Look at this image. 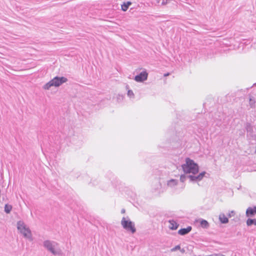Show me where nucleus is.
Segmentation results:
<instances>
[{
    "label": "nucleus",
    "mask_w": 256,
    "mask_h": 256,
    "mask_svg": "<svg viewBox=\"0 0 256 256\" xmlns=\"http://www.w3.org/2000/svg\"><path fill=\"white\" fill-rule=\"evenodd\" d=\"M192 230L190 226H188L186 228H182L178 230V234L181 236H184L188 234Z\"/></svg>",
    "instance_id": "6e6552de"
},
{
    "label": "nucleus",
    "mask_w": 256,
    "mask_h": 256,
    "mask_svg": "<svg viewBox=\"0 0 256 256\" xmlns=\"http://www.w3.org/2000/svg\"><path fill=\"white\" fill-rule=\"evenodd\" d=\"M58 245L56 242L50 240H44L43 243L44 246L54 255L59 254L60 252V249L56 248Z\"/></svg>",
    "instance_id": "7ed1b4c3"
},
{
    "label": "nucleus",
    "mask_w": 256,
    "mask_h": 256,
    "mask_svg": "<svg viewBox=\"0 0 256 256\" xmlns=\"http://www.w3.org/2000/svg\"><path fill=\"white\" fill-rule=\"evenodd\" d=\"M121 7L122 10L124 12L126 11L128 8V6L125 4V2H124L123 4H122Z\"/></svg>",
    "instance_id": "f3484780"
},
{
    "label": "nucleus",
    "mask_w": 256,
    "mask_h": 256,
    "mask_svg": "<svg viewBox=\"0 0 256 256\" xmlns=\"http://www.w3.org/2000/svg\"><path fill=\"white\" fill-rule=\"evenodd\" d=\"M201 226L204 228H208L210 226L209 223L205 220H201L200 222Z\"/></svg>",
    "instance_id": "f8f14e48"
},
{
    "label": "nucleus",
    "mask_w": 256,
    "mask_h": 256,
    "mask_svg": "<svg viewBox=\"0 0 256 256\" xmlns=\"http://www.w3.org/2000/svg\"><path fill=\"white\" fill-rule=\"evenodd\" d=\"M125 4L129 7L131 4L132 2H125Z\"/></svg>",
    "instance_id": "bb28decb"
},
{
    "label": "nucleus",
    "mask_w": 256,
    "mask_h": 256,
    "mask_svg": "<svg viewBox=\"0 0 256 256\" xmlns=\"http://www.w3.org/2000/svg\"><path fill=\"white\" fill-rule=\"evenodd\" d=\"M12 206L8 204H6L4 206V212L6 214H10L12 210Z\"/></svg>",
    "instance_id": "dca6fc26"
},
{
    "label": "nucleus",
    "mask_w": 256,
    "mask_h": 256,
    "mask_svg": "<svg viewBox=\"0 0 256 256\" xmlns=\"http://www.w3.org/2000/svg\"><path fill=\"white\" fill-rule=\"evenodd\" d=\"M20 232L23 234L24 238L30 240H32L31 231L29 228L26 227L20 231Z\"/></svg>",
    "instance_id": "423d86ee"
},
{
    "label": "nucleus",
    "mask_w": 256,
    "mask_h": 256,
    "mask_svg": "<svg viewBox=\"0 0 256 256\" xmlns=\"http://www.w3.org/2000/svg\"><path fill=\"white\" fill-rule=\"evenodd\" d=\"M127 94L130 98H134V94L132 90H128V91Z\"/></svg>",
    "instance_id": "a211bd4d"
},
{
    "label": "nucleus",
    "mask_w": 256,
    "mask_h": 256,
    "mask_svg": "<svg viewBox=\"0 0 256 256\" xmlns=\"http://www.w3.org/2000/svg\"><path fill=\"white\" fill-rule=\"evenodd\" d=\"M251 130H252V128H251L250 126H247L246 127V130L247 132H250Z\"/></svg>",
    "instance_id": "393cba45"
},
{
    "label": "nucleus",
    "mask_w": 256,
    "mask_h": 256,
    "mask_svg": "<svg viewBox=\"0 0 256 256\" xmlns=\"http://www.w3.org/2000/svg\"><path fill=\"white\" fill-rule=\"evenodd\" d=\"M186 178H188V176H186L184 174H182L180 177V182H185Z\"/></svg>",
    "instance_id": "aec40b11"
},
{
    "label": "nucleus",
    "mask_w": 256,
    "mask_h": 256,
    "mask_svg": "<svg viewBox=\"0 0 256 256\" xmlns=\"http://www.w3.org/2000/svg\"><path fill=\"white\" fill-rule=\"evenodd\" d=\"M234 214H235L234 212L232 210L228 214V217L230 218V217L234 216Z\"/></svg>",
    "instance_id": "5701e85b"
},
{
    "label": "nucleus",
    "mask_w": 256,
    "mask_h": 256,
    "mask_svg": "<svg viewBox=\"0 0 256 256\" xmlns=\"http://www.w3.org/2000/svg\"><path fill=\"white\" fill-rule=\"evenodd\" d=\"M180 245H178V246H174V248H172L170 250V251L172 252H175L177 250H180Z\"/></svg>",
    "instance_id": "412c9836"
},
{
    "label": "nucleus",
    "mask_w": 256,
    "mask_h": 256,
    "mask_svg": "<svg viewBox=\"0 0 256 256\" xmlns=\"http://www.w3.org/2000/svg\"><path fill=\"white\" fill-rule=\"evenodd\" d=\"M168 74H168V73H167V74H164V76H168Z\"/></svg>",
    "instance_id": "c85d7f7f"
},
{
    "label": "nucleus",
    "mask_w": 256,
    "mask_h": 256,
    "mask_svg": "<svg viewBox=\"0 0 256 256\" xmlns=\"http://www.w3.org/2000/svg\"><path fill=\"white\" fill-rule=\"evenodd\" d=\"M148 76V72L146 71H144L135 76L134 80L138 82H142L147 80Z\"/></svg>",
    "instance_id": "39448f33"
},
{
    "label": "nucleus",
    "mask_w": 256,
    "mask_h": 256,
    "mask_svg": "<svg viewBox=\"0 0 256 256\" xmlns=\"http://www.w3.org/2000/svg\"><path fill=\"white\" fill-rule=\"evenodd\" d=\"M256 214V206H254L253 208L248 207L246 212V216L247 217H252Z\"/></svg>",
    "instance_id": "0eeeda50"
},
{
    "label": "nucleus",
    "mask_w": 256,
    "mask_h": 256,
    "mask_svg": "<svg viewBox=\"0 0 256 256\" xmlns=\"http://www.w3.org/2000/svg\"><path fill=\"white\" fill-rule=\"evenodd\" d=\"M161 0H156V2L159 4L160 2V1ZM168 2V0H162L161 5L162 6H164L166 4H167Z\"/></svg>",
    "instance_id": "6ab92c4d"
},
{
    "label": "nucleus",
    "mask_w": 256,
    "mask_h": 256,
    "mask_svg": "<svg viewBox=\"0 0 256 256\" xmlns=\"http://www.w3.org/2000/svg\"><path fill=\"white\" fill-rule=\"evenodd\" d=\"M213 256H225L221 254H213Z\"/></svg>",
    "instance_id": "b1692460"
},
{
    "label": "nucleus",
    "mask_w": 256,
    "mask_h": 256,
    "mask_svg": "<svg viewBox=\"0 0 256 256\" xmlns=\"http://www.w3.org/2000/svg\"><path fill=\"white\" fill-rule=\"evenodd\" d=\"M121 224L123 228L128 232L134 234L136 232L134 223L130 219L126 220L124 217L122 218Z\"/></svg>",
    "instance_id": "20e7f679"
},
{
    "label": "nucleus",
    "mask_w": 256,
    "mask_h": 256,
    "mask_svg": "<svg viewBox=\"0 0 256 256\" xmlns=\"http://www.w3.org/2000/svg\"><path fill=\"white\" fill-rule=\"evenodd\" d=\"M68 78L64 76H56L43 86L44 90H49L52 86L58 87L67 82Z\"/></svg>",
    "instance_id": "f03ea898"
},
{
    "label": "nucleus",
    "mask_w": 256,
    "mask_h": 256,
    "mask_svg": "<svg viewBox=\"0 0 256 256\" xmlns=\"http://www.w3.org/2000/svg\"><path fill=\"white\" fill-rule=\"evenodd\" d=\"M246 224L248 226H251L252 224H254L256 226V218L255 219H252V218H248L246 220Z\"/></svg>",
    "instance_id": "2eb2a0df"
},
{
    "label": "nucleus",
    "mask_w": 256,
    "mask_h": 256,
    "mask_svg": "<svg viewBox=\"0 0 256 256\" xmlns=\"http://www.w3.org/2000/svg\"><path fill=\"white\" fill-rule=\"evenodd\" d=\"M170 223L169 228L172 230H176L178 228L179 224L174 220H168Z\"/></svg>",
    "instance_id": "1a4fd4ad"
},
{
    "label": "nucleus",
    "mask_w": 256,
    "mask_h": 256,
    "mask_svg": "<svg viewBox=\"0 0 256 256\" xmlns=\"http://www.w3.org/2000/svg\"><path fill=\"white\" fill-rule=\"evenodd\" d=\"M182 167L185 174L192 173L196 174L199 170L198 164L189 158H186V163L182 164Z\"/></svg>",
    "instance_id": "f257e3e1"
},
{
    "label": "nucleus",
    "mask_w": 256,
    "mask_h": 256,
    "mask_svg": "<svg viewBox=\"0 0 256 256\" xmlns=\"http://www.w3.org/2000/svg\"><path fill=\"white\" fill-rule=\"evenodd\" d=\"M188 178L190 179V180L191 182H196L200 181L198 175L196 176L194 175H188Z\"/></svg>",
    "instance_id": "9b49d317"
},
{
    "label": "nucleus",
    "mask_w": 256,
    "mask_h": 256,
    "mask_svg": "<svg viewBox=\"0 0 256 256\" xmlns=\"http://www.w3.org/2000/svg\"><path fill=\"white\" fill-rule=\"evenodd\" d=\"M180 252L182 254H184V253L186 252L185 250H184V248H180Z\"/></svg>",
    "instance_id": "a878e982"
},
{
    "label": "nucleus",
    "mask_w": 256,
    "mask_h": 256,
    "mask_svg": "<svg viewBox=\"0 0 256 256\" xmlns=\"http://www.w3.org/2000/svg\"><path fill=\"white\" fill-rule=\"evenodd\" d=\"M168 186L170 187L174 186L178 184V180L174 179H171L168 181Z\"/></svg>",
    "instance_id": "4468645a"
},
{
    "label": "nucleus",
    "mask_w": 256,
    "mask_h": 256,
    "mask_svg": "<svg viewBox=\"0 0 256 256\" xmlns=\"http://www.w3.org/2000/svg\"><path fill=\"white\" fill-rule=\"evenodd\" d=\"M206 174V172H202L198 175V177L200 178V180H201L203 178Z\"/></svg>",
    "instance_id": "4be33fe9"
},
{
    "label": "nucleus",
    "mask_w": 256,
    "mask_h": 256,
    "mask_svg": "<svg viewBox=\"0 0 256 256\" xmlns=\"http://www.w3.org/2000/svg\"><path fill=\"white\" fill-rule=\"evenodd\" d=\"M125 212H126V210H125V209L122 208V209L121 210V212H122V214H124V213H125Z\"/></svg>",
    "instance_id": "cd10ccee"
},
{
    "label": "nucleus",
    "mask_w": 256,
    "mask_h": 256,
    "mask_svg": "<svg viewBox=\"0 0 256 256\" xmlns=\"http://www.w3.org/2000/svg\"><path fill=\"white\" fill-rule=\"evenodd\" d=\"M219 220L222 224H227L228 222V218L224 215V214H220L219 215Z\"/></svg>",
    "instance_id": "9d476101"
},
{
    "label": "nucleus",
    "mask_w": 256,
    "mask_h": 256,
    "mask_svg": "<svg viewBox=\"0 0 256 256\" xmlns=\"http://www.w3.org/2000/svg\"><path fill=\"white\" fill-rule=\"evenodd\" d=\"M25 228H26V226L22 221H18L17 222V228L20 232Z\"/></svg>",
    "instance_id": "ddd939ff"
}]
</instances>
